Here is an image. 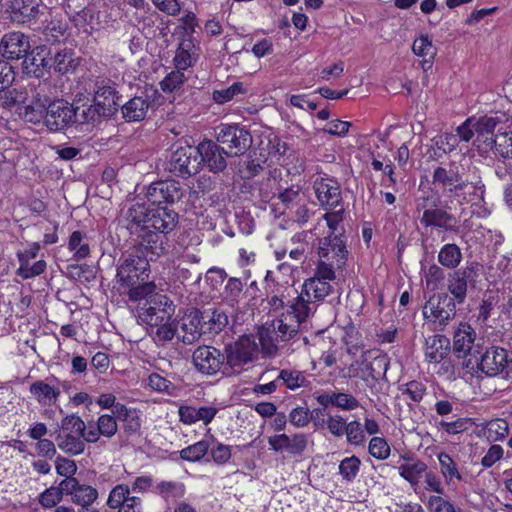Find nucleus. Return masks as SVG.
I'll list each match as a JSON object with an SVG mask.
<instances>
[{
    "mask_svg": "<svg viewBox=\"0 0 512 512\" xmlns=\"http://www.w3.org/2000/svg\"><path fill=\"white\" fill-rule=\"evenodd\" d=\"M35 77L27 79L26 89L29 98L47 106L57 96V87L51 78Z\"/></svg>",
    "mask_w": 512,
    "mask_h": 512,
    "instance_id": "nucleus-22",
    "label": "nucleus"
},
{
    "mask_svg": "<svg viewBox=\"0 0 512 512\" xmlns=\"http://www.w3.org/2000/svg\"><path fill=\"white\" fill-rule=\"evenodd\" d=\"M268 443L276 452L286 451L293 456H302L307 448L308 439L304 433H295L293 435L283 433L270 437Z\"/></svg>",
    "mask_w": 512,
    "mask_h": 512,
    "instance_id": "nucleus-19",
    "label": "nucleus"
},
{
    "mask_svg": "<svg viewBox=\"0 0 512 512\" xmlns=\"http://www.w3.org/2000/svg\"><path fill=\"white\" fill-rule=\"evenodd\" d=\"M244 92L243 84L241 82H236L226 89L215 90L213 92V99L219 104H224L230 101L235 95Z\"/></svg>",
    "mask_w": 512,
    "mask_h": 512,
    "instance_id": "nucleus-62",
    "label": "nucleus"
},
{
    "mask_svg": "<svg viewBox=\"0 0 512 512\" xmlns=\"http://www.w3.org/2000/svg\"><path fill=\"white\" fill-rule=\"evenodd\" d=\"M198 158L213 173L223 172L227 167L225 155L228 152L212 140H204L197 146Z\"/></svg>",
    "mask_w": 512,
    "mask_h": 512,
    "instance_id": "nucleus-16",
    "label": "nucleus"
},
{
    "mask_svg": "<svg viewBox=\"0 0 512 512\" xmlns=\"http://www.w3.org/2000/svg\"><path fill=\"white\" fill-rule=\"evenodd\" d=\"M278 198L286 208H290L303 202L301 188L298 185H292L279 191Z\"/></svg>",
    "mask_w": 512,
    "mask_h": 512,
    "instance_id": "nucleus-55",
    "label": "nucleus"
},
{
    "mask_svg": "<svg viewBox=\"0 0 512 512\" xmlns=\"http://www.w3.org/2000/svg\"><path fill=\"white\" fill-rule=\"evenodd\" d=\"M29 391L38 403L44 406L55 404L61 393L58 387L42 380L33 382L30 385Z\"/></svg>",
    "mask_w": 512,
    "mask_h": 512,
    "instance_id": "nucleus-32",
    "label": "nucleus"
},
{
    "mask_svg": "<svg viewBox=\"0 0 512 512\" xmlns=\"http://www.w3.org/2000/svg\"><path fill=\"white\" fill-rule=\"evenodd\" d=\"M194 48L195 46L191 40H184L179 44L173 59L176 69L183 71L193 65L195 62Z\"/></svg>",
    "mask_w": 512,
    "mask_h": 512,
    "instance_id": "nucleus-44",
    "label": "nucleus"
},
{
    "mask_svg": "<svg viewBox=\"0 0 512 512\" xmlns=\"http://www.w3.org/2000/svg\"><path fill=\"white\" fill-rule=\"evenodd\" d=\"M144 303L138 307V319L147 326L169 321L174 315L175 305L168 296L155 291L143 298Z\"/></svg>",
    "mask_w": 512,
    "mask_h": 512,
    "instance_id": "nucleus-7",
    "label": "nucleus"
},
{
    "mask_svg": "<svg viewBox=\"0 0 512 512\" xmlns=\"http://www.w3.org/2000/svg\"><path fill=\"white\" fill-rule=\"evenodd\" d=\"M484 194L485 185L481 180L469 182L467 179H463V176L460 172L457 176V182H454V185L449 193V195H453L455 197H462V200L465 202H470L473 200L483 201Z\"/></svg>",
    "mask_w": 512,
    "mask_h": 512,
    "instance_id": "nucleus-24",
    "label": "nucleus"
},
{
    "mask_svg": "<svg viewBox=\"0 0 512 512\" xmlns=\"http://www.w3.org/2000/svg\"><path fill=\"white\" fill-rule=\"evenodd\" d=\"M200 165L197 147L180 146L172 152L166 170L176 176L187 177L196 174Z\"/></svg>",
    "mask_w": 512,
    "mask_h": 512,
    "instance_id": "nucleus-12",
    "label": "nucleus"
},
{
    "mask_svg": "<svg viewBox=\"0 0 512 512\" xmlns=\"http://www.w3.org/2000/svg\"><path fill=\"white\" fill-rule=\"evenodd\" d=\"M117 430L118 425L115 416L103 414L98 418L96 426H94L92 423L88 424V430L86 434L87 443L98 442L100 436L111 438L116 434Z\"/></svg>",
    "mask_w": 512,
    "mask_h": 512,
    "instance_id": "nucleus-27",
    "label": "nucleus"
},
{
    "mask_svg": "<svg viewBox=\"0 0 512 512\" xmlns=\"http://www.w3.org/2000/svg\"><path fill=\"white\" fill-rule=\"evenodd\" d=\"M278 380L289 390L306 388L310 384L305 373L299 370L283 369L278 375Z\"/></svg>",
    "mask_w": 512,
    "mask_h": 512,
    "instance_id": "nucleus-40",
    "label": "nucleus"
},
{
    "mask_svg": "<svg viewBox=\"0 0 512 512\" xmlns=\"http://www.w3.org/2000/svg\"><path fill=\"white\" fill-rule=\"evenodd\" d=\"M85 234L81 231H74L69 238L68 248L71 251H75L74 258L76 260L85 259L90 254V248L88 243L83 242Z\"/></svg>",
    "mask_w": 512,
    "mask_h": 512,
    "instance_id": "nucleus-49",
    "label": "nucleus"
},
{
    "mask_svg": "<svg viewBox=\"0 0 512 512\" xmlns=\"http://www.w3.org/2000/svg\"><path fill=\"white\" fill-rule=\"evenodd\" d=\"M149 254L136 244L119 260L116 273L118 291L126 294L130 301H140L156 290L154 282L149 281Z\"/></svg>",
    "mask_w": 512,
    "mask_h": 512,
    "instance_id": "nucleus-1",
    "label": "nucleus"
},
{
    "mask_svg": "<svg viewBox=\"0 0 512 512\" xmlns=\"http://www.w3.org/2000/svg\"><path fill=\"white\" fill-rule=\"evenodd\" d=\"M67 14L74 25L78 28H82L85 32H88V26H90L91 29L93 28L91 26L94 18L92 9L83 8L79 11H75L71 9L70 5H68Z\"/></svg>",
    "mask_w": 512,
    "mask_h": 512,
    "instance_id": "nucleus-50",
    "label": "nucleus"
},
{
    "mask_svg": "<svg viewBox=\"0 0 512 512\" xmlns=\"http://www.w3.org/2000/svg\"><path fill=\"white\" fill-rule=\"evenodd\" d=\"M217 134V141L226 145L229 156L244 154L252 144V136L238 125H221Z\"/></svg>",
    "mask_w": 512,
    "mask_h": 512,
    "instance_id": "nucleus-13",
    "label": "nucleus"
},
{
    "mask_svg": "<svg viewBox=\"0 0 512 512\" xmlns=\"http://www.w3.org/2000/svg\"><path fill=\"white\" fill-rule=\"evenodd\" d=\"M244 293V284L240 278H228L223 291V300L232 307H238L240 299Z\"/></svg>",
    "mask_w": 512,
    "mask_h": 512,
    "instance_id": "nucleus-43",
    "label": "nucleus"
},
{
    "mask_svg": "<svg viewBox=\"0 0 512 512\" xmlns=\"http://www.w3.org/2000/svg\"><path fill=\"white\" fill-rule=\"evenodd\" d=\"M7 11L11 19L17 23H27L35 19L39 14L40 0H11Z\"/></svg>",
    "mask_w": 512,
    "mask_h": 512,
    "instance_id": "nucleus-23",
    "label": "nucleus"
},
{
    "mask_svg": "<svg viewBox=\"0 0 512 512\" xmlns=\"http://www.w3.org/2000/svg\"><path fill=\"white\" fill-rule=\"evenodd\" d=\"M146 197L153 205L173 204L183 197V189L175 180L158 181L150 184Z\"/></svg>",
    "mask_w": 512,
    "mask_h": 512,
    "instance_id": "nucleus-14",
    "label": "nucleus"
},
{
    "mask_svg": "<svg viewBox=\"0 0 512 512\" xmlns=\"http://www.w3.org/2000/svg\"><path fill=\"white\" fill-rule=\"evenodd\" d=\"M29 100L26 85L8 89H0V106L11 108L15 105L26 103Z\"/></svg>",
    "mask_w": 512,
    "mask_h": 512,
    "instance_id": "nucleus-41",
    "label": "nucleus"
},
{
    "mask_svg": "<svg viewBox=\"0 0 512 512\" xmlns=\"http://www.w3.org/2000/svg\"><path fill=\"white\" fill-rule=\"evenodd\" d=\"M300 324L298 320L292 318L291 314L282 313L281 316L272 323L273 332L276 339L288 341L298 334Z\"/></svg>",
    "mask_w": 512,
    "mask_h": 512,
    "instance_id": "nucleus-33",
    "label": "nucleus"
},
{
    "mask_svg": "<svg viewBox=\"0 0 512 512\" xmlns=\"http://www.w3.org/2000/svg\"><path fill=\"white\" fill-rule=\"evenodd\" d=\"M332 286L329 282L319 280V278H309L305 280L302 286V292L312 302H318L325 299L330 294Z\"/></svg>",
    "mask_w": 512,
    "mask_h": 512,
    "instance_id": "nucleus-37",
    "label": "nucleus"
},
{
    "mask_svg": "<svg viewBox=\"0 0 512 512\" xmlns=\"http://www.w3.org/2000/svg\"><path fill=\"white\" fill-rule=\"evenodd\" d=\"M312 303L313 302L301 291L299 295L293 298L288 306L289 309L285 313L291 314L292 318L298 320V323L301 324L313 312L314 308L311 306Z\"/></svg>",
    "mask_w": 512,
    "mask_h": 512,
    "instance_id": "nucleus-38",
    "label": "nucleus"
},
{
    "mask_svg": "<svg viewBox=\"0 0 512 512\" xmlns=\"http://www.w3.org/2000/svg\"><path fill=\"white\" fill-rule=\"evenodd\" d=\"M113 415L123 422V428L127 434H135L140 430L141 423L136 409L127 408L124 404L117 403Z\"/></svg>",
    "mask_w": 512,
    "mask_h": 512,
    "instance_id": "nucleus-34",
    "label": "nucleus"
},
{
    "mask_svg": "<svg viewBox=\"0 0 512 512\" xmlns=\"http://www.w3.org/2000/svg\"><path fill=\"white\" fill-rule=\"evenodd\" d=\"M463 254L461 248L455 243L444 244L437 255L438 263L447 269H458L462 262Z\"/></svg>",
    "mask_w": 512,
    "mask_h": 512,
    "instance_id": "nucleus-35",
    "label": "nucleus"
},
{
    "mask_svg": "<svg viewBox=\"0 0 512 512\" xmlns=\"http://www.w3.org/2000/svg\"><path fill=\"white\" fill-rule=\"evenodd\" d=\"M494 147L501 157L512 159V133H501Z\"/></svg>",
    "mask_w": 512,
    "mask_h": 512,
    "instance_id": "nucleus-64",
    "label": "nucleus"
},
{
    "mask_svg": "<svg viewBox=\"0 0 512 512\" xmlns=\"http://www.w3.org/2000/svg\"><path fill=\"white\" fill-rule=\"evenodd\" d=\"M47 264L45 260H38L31 264L30 262H24L19 265L16 274L23 279H29L41 275L46 270Z\"/></svg>",
    "mask_w": 512,
    "mask_h": 512,
    "instance_id": "nucleus-57",
    "label": "nucleus"
},
{
    "mask_svg": "<svg viewBox=\"0 0 512 512\" xmlns=\"http://www.w3.org/2000/svg\"><path fill=\"white\" fill-rule=\"evenodd\" d=\"M202 313V324L205 332L209 334H218L228 325V315L219 308H209Z\"/></svg>",
    "mask_w": 512,
    "mask_h": 512,
    "instance_id": "nucleus-31",
    "label": "nucleus"
},
{
    "mask_svg": "<svg viewBox=\"0 0 512 512\" xmlns=\"http://www.w3.org/2000/svg\"><path fill=\"white\" fill-rule=\"evenodd\" d=\"M30 50V42L28 36L19 31L5 34L0 42V51L2 56L18 60L27 55Z\"/></svg>",
    "mask_w": 512,
    "mask_h": 512,
    "instance_id": "nucleus-20",
    "label": "nucleus"
},
{
    "mask_svg": "<svg viewBox=\"0 0 512 512\" xmlns=\"http://www.w3.org/2000/svg\"><path fill=\"white\" fill-rule=\"evenodd\" d=\"M368 450L378 460L387 459L391 452L389 444L382 437H373L369 442Z\"/></svg>",
    "mask_w": 512,
    "mask_h": 512,
    "instance_id": "nucleus-59",
    "label": "nucleus"
},
{
    "mask_svg": "<svg viewBox=\"0 0 512 512\" xmlns=\"http://www.w3.org/2000/svg\"><path fill=\"white\" fill-rule=\"evenodd\" d=\"M61 429L64 433L82 436V438L87 441L86 434L88 426H86L85 422L78 415L71 414L65 416L61 420Z\"/></svg>",
    "mask_w": 512,
    "mask_h": 512,
    "instance_id": "nucleus-47",
    "label": "nucleus"
},
{
    "mask_svg": "<svg viewBox=\"0 0 512 512\" xmlns=\"http://www.w3.org/2000/svg\"><path fill=\"white\" fill-rule=\"evenodd\" d=\"M98 497V492L95 488L89 485L80 484L77 488V492L72 497L75 504L82 507H88L94 503Z\"/></svg>",
    "mask_w": 512,
    "mask_h": 512,
    "instance_id": "nucleus-53",
    "label": "nucleus"
},
{
    "mask_svg": "<svg viewBox=\"0 0 512 512\" xmlns=\"http://www.w3.org/2000/svg\"><path fill=\"white\" fill-rule=\"evenodd\" d=\"M314 417L312 413L307 407L299 406L294 409L289 414V421L295 427H304L306 426L311 419Z\"/></svg>",
    "mask_w": 512,
    "mask_h": 512,
    "instance_id": "nucleus-63",
    "label": "nucleus"
},
{
    "mask_svg": "<svg viewBox=\"0 0 512 512\" xmlns=\"http://www.w3.org/2000/svg\"><path fill=\"white\" fill-rule=\"evenodd\" d=\"M78 120V108L63 100L54 99L46 106L45 126L50 131L63 130Z\"/></svg>",
    "mask_w": 512,
    "mask_h": 512,
    "instance_id": "nucleus-11",
    "label": "nucleus"
},
{
    "mask_svg": "<svg viewBox=\"0 0 512 512\" xmlns=\"http://www.w3.org/2000/svg\"><path fill=\"white\" fill-rule=\"evenodd\" d=\"M456 304L445 293L434 295L426 302L423 315L434 330L443 331L456 316Z\"/></svg>",
    "mask_w": 512,
    "mask_h": 512,
    "instance_id": "nucleus-9",
    "label": "nucleus"
},
{
    "mask_svg": "<svg viewBox=\"0 0 512 512\" xmlns=\"http://www.w3.org/2000/svg\"><path fill=\"white\" fill-rule=\"evenodd\" d=\"M56 441L59 449L70 456L80 455L85 451L86 440L79 435L71 433H59L56 436Z\"/></svg>",
    "mask_w": 512,
    "mask_h": 512,
    "instance_id": "nucleus-36",
    "label": "nucleus"
},
{
    "mask_svg": "<svg viewBox=\"0 0 512 512\" xmlns=\"http://www.w3.org/2000/svg\"><path fill=\"white\" fill-rule=\"evenodd\" d=\"M146 220V231L149 233H159L164 235L173 231L178 223V214L167 207H157L150 210Z\"/></svg>",
    "mask_w": 512,
    "mask_h": 512,
    "instance_id": "nucleus-17",
    "label": "nucleus"
},
{
    "mask_svg": "<svg viewBox=\"0 0 512 512\" xmlns=\"http://www.w3.org/2000/svg\"><path fill=\"white\" fill-rule=\"evenodd\" d=\"M506 361L507 350L491 347L481 356L478 367L487 376H496L500 373L503 374Z\"/></svg>",
    "mask_w": 512,
    "mask_h": 512,
    "instance_id": "nucleus-25",
    "label": "nucleus"
},
{
    "mask_svg": "<svg viewBox=\"0 0 512 512\" xmlns=\"http://www.w3.org/2000/svg\"><path fill=\"white\" fill-rule=\"evenodd\" d=\"M499 124L501 119L498 116L469 117L457 127L456 132L460 140L465 142L475 137L473 144L479 150L487 151L498 141L500 134H495V130Z\"/></svg>",
    "mask_w": 512,
    "mask_h": 512,
    "instance_id": "nucleus-3",
    "label": "nucleus"
},
{
    "mask_svg": "<svg viewBox=\"0 0 512 512\" xmlns=\"http://www.w3.org/2000/svg\"><path fill=\"white\" fill-rule=\"evenodd\" d=\"M150 214L143 204H133L126 213L128 228L132 234L136 235V244L143 247L147 253H151L150 260L153 256H160L165 251V237L159 233H149L146 231V220Z\"/></svg>",
    "mask_w": 512,
    "mask_h": 512,
    "instance_id": "nucleus-2",
    "label": "nucleus"
},
{
    "mask_svg": "<svg viewBox=\"0 0 512 512\" xmlns=\"http://www.w3.org/2000/svg\"><path fill=\"white\" fill-rule=\"evenodd\" d=\"M66 25L59 20H51L43 30L47 42L55 43L65 35Z\"/></svg>",
    "mask_w": 512,
    "mask_h": 512,
    "instance_id": "nucleus-60",
    "label": "nucleus"
},
{
    "mask_svg": "<svg viewBox=\"0 0 512 512\" xmlns=\"http://www.w3.org/2000/svg\"><path fill=\"white\" fill-rule=\"evenodd\" d=\"M450 351V340L444 335H432L426 339L425 358L429 363L441 362Z\"/></svg>",
    "mask_w": 512,
    "mask_h": 512,
    "instance_id": "nucleus-28",
    "label": "nucleus"
},
{
    "mask_svg": "<svg viewBox=\"0 0 512 512\" xmlns=\"http://www.w3.org/2000/svg\"><path fill=\"white\" fill-rule=\"evenodd\" d=\"M258 352V343L254 335H243L235 342L226 344L224 355L228 370L240 371L244 365L257 358Z\"/></svg>",
    "mask_w": 512,
    "mask_h": 512,
    "instance_id": "nucleus-8",
    "label": "nucleus"
},
{
    "mask_svg": "<svg viewBox=\"0 0 512 512\" xmlns=\"http://www.w3.org/2000/svg\"><path fill=\"white\" fill-rule=\"evenodd\" d=\"M209 445L206 441H199L180 451L183 460L198 461L207 453Z\"/></svg>",
    "mask_w": 512,
    "mask_h": 512,
    "instance_id": "nucleus-58",
    "label": "nucleus"
},
{
    "mask_svg": "<svg viewBox=\"0 0 512 512\" xmlns=\"http://www.w3.org/2000/svg\"><path fill=\"white\" fill-rule=\"evenodd\" d=\"M317 200L326 210L343 206L340 184L331 178H317L313 183Z\"/></svg>",
    "mask_w": 512,
    "mask_h": 512,
    "instance_id": "nucleus-15",
    "label": "nucleus"
},
{
    "mask_svg": "<svg viewBox=\"0 0 512 512\" xmlns=\"http://www.w3.org/2000/svg\"><path fill=\"white\" fill-rule=\"evenodd\" d=\"M347 253L345 241L341 235H328L319 239L318 255L321 259H326L341 267L345 264Z\"/></svg>",
    "mask_w": 512,
    "mask_h": 512,
    "instance_id": "nucleus-18",
    "label": "nucleus"
},
{
    "mask_svg": "<svg viewBox=\"0 0 512 512\" xmlns=\"http://www.w3.org/2000/svg\"><path fill=\"white\" fill-rule=\"evenodd\" d=\"M151 101L148 96H135L121 107L123 118L127 122L141 121L146 117Z\"/></svg>",
    "mask_w": 512,
    "mask_h": 512,
    "instance_id": "nucleus-30",
    "label": "nucleus"
},
{
    "mask_svg": "<svg viewBox=\"0 0 512 512\" xmlns=\"http://www.w3.org/2000/svg\"><path fill=\"white\" fill-rule=\"evenodd\" d=\"M360 465L361 461L357 456L347 457L339 464V474L344 480L352 482L360 470Z\"/></svg>",
    "mask_w": 512,
    "mask_h": 512,
    "instance_id": "nucleus-51",
    "label": "nucleus"
},
{
    "mask_svg": "<svg viewBox=\"0 0 512 512\" xmlns=\"http://www.w3.org/2000/svg\"><path fill=\"white\" fill-rule=\"evenodd\" d=\"M201 317V311L196 308L188 309L182 317L180 326L182 335L180 337L184 344H192L206 334Z\"/></svg>",
    "mask_w": 512,
    "mask_h": 512,
    "instance_id": "nucleus-21",
    "label": "nucleus"
},
{
    "mask_svg": "<svg viewBox=\"0 0 512 512\" xmlns=\"http://www.w3.org/2000/svg\"><path fill=\"white\" fill-rule=\"evenodd\" d=\"M438 460L440 464L441 474L444 476L447 483H449L453 478L458 480L462 479L461 474L459 473L455 462L451 458V456L447 453H440L438 455Z\"/></svg>",
    "mask_w": 512,
    "mask_h": 512,
    "instance_id": "nucleus-52",
    "label": "nucleus"
},
{
    "mask_svg": "<svg viewBox=\"0 0 512 512\" xmlns=\"http://www.w3.org/2000/svg\"><path fill=\"white\" fill-rule=\"evenodd\" d=\"M485 434L489 441L496 442L503 440L509 434V426L504 419H493L487 422Z\"/></svg>",
    "mask_w": 512,
    "mask_h": 512,
    "instance_id": "nucleus-48",
    "label": "nucleus"
},
{
    "mask_svg": "<svg viewBox=\"0 0 512 512\" xmlns=\"http://www.w3.org/2000/svg\"><path fill=\"white\" fill-rule=\"evenodd\" d=\"M45 111L46 106L34 100L30 104L26 105L22 116L25 121L37 124L42 120L45 122Z\"/></svg>",
    "mask_w": 512,
    "mask_h": 512,
    "instance_id": "nucleus-54",
    "label": "nucleus"
},
{
    "mask_svg": "<svg viewBox=\"0 0 512 512\" xmlns=\"http://www.w3.org/2000/svg\"><path fill=\"white\" fill-rule=\"evenodd\" d=\"M186 78L182 70L176 69L170 72L161 82L160 86L164 92H173L185 82Z\"/></svg>",
    "mask_w": 512,
    "mask_h": 512,
    "instance_id": "nucleus-61",
    "label": "nucleus"
},
{
    "mask_svg": "<svg viewBox=\"0 0 512 512\" xmlns=\"http://www.w3.org/2000/svg\"><path fill=\"white\" fill-rule=\"evenodd\" d=\"M46 54V47L38 46L23 57V69L28 76V79L44 76L46 68L50 67Z\"/></svg>",
    "mask_w": 512,
    "mask_h": 512,
    "instance_id": "nucleus-26",
    "label": "nucleus"
},
{
    "mask_svg": "<svg viewBox=\"0 0 512 512\" xmlns=\"http://www.w3.org/2000/svg\"><path fill=\"white\" fill-rule=\"evenodd\" d=\"M93 102L103 118H112L117 114L121 104L118 84L110 78L98 76L93 80L91 88Z\"/></svg>",
    "mask_w": 512,
    "mask_h": 512,
    "instance_id": "nucleus-6",
    "label": "nucleus"
},
{
    "mask_svg": "<svg viewBox=\"0 0 512 512\" xmlns=\"http://www.w3.org/2000/svg\"><path fill=\"white\" fill-rule=\"evenodd\" d=\"M399 475L406 480L412 487L418 485L422 473L426 472L427 465L422 460L412 463H402L397 466Z\"/></svg>",
    "mask_w": 512,
    "mask_h": 512,
    "instance_id": "nucleus-39",
    "label": "nucleus"
},
{
    "mask_svg": "<svg viewBox=\"0 0 512 512\" xmlns=\"http://www.w3.org/2000/svg\"><path fill=\"white\" fill-rule=\"evenodd\" d=\"M185 485L177 481H161L155 487V492L165 501L181 498L185 494Z\"/></svg>",
    "mask_w": 512,
    "mask_h": 512,
    "instance_id": "nucleus-46",
    "label": "nucleus"
},
{
    "mask_svg": "<svg viewBox=\"0 0 512 512\" xmlns=\"http://www.w3.org/2000/svg\"><path fill=\"white\" fill-rule=\"evenodd\" d=\"M482 266L479 262L467 261L466 265L454 269L447 277V291L452 295L450 299L458 304L466 300L468 289H475L481 275Z\"/></svg>",
    "mask_w": 512,
    "mask_h": 512,
    "instance_id": "nucleus-5",
    "label": "nucleus"
},
{
    "mask_svg": "<svg viewBox=\"0 0 512 512\" xmlns=\"http://www.w3.org/2000/svg\"><path fill=\"white\" fill-rule=\"evenodd\" d=\"M440 199L437 196L426 195L416 199V211L422 213L420 223L424 227H435L446 232L458 233L459 220L448 211L439 208Z\"/></svg>",
    "mask_w": 512,
    "mask_h": 512,
    "instance_id": "nucleus-4",
    "label": "nucleus"
},
{
    "mask_svg": "<svg viewBox=\"0 0 512 512\" xmlns=\"http://www.w3.org/2000/svg\"><path fill=\"white\" fill-rule=\"evenodd\" d=\"M459 170L457 168H450L449 170L444 167H437L432 176L434 185L439 186L444 193L449 194L454 182H457Z\"/></svg>",
    "mask_w": 512,
    "mask_h": 512,
    "instance_id": "nucleus-42",
    "label": "nucleus"
},
{
    "mask_svg": "<svg viewBox=\"0 0 512 512\" xmlns=\"http://www.w3.org/2000/svg\"><path fill=\"white\" fill-rule=\"evenodd\" d=\"M475 340V331L467 323H460L453 336V351L458 357L471 353Z\"/></svg>",
    "mask_w": 512,
    "mask_h": 512,
    "instance_id": "nucleus-29",
    "label": "nucleus"
},
{
    "mask_svg": "<svg viewBox=\"0 0 512 512\" xmlns=\"http://www.w3.org/2000/svg\"><path fill=\"white\" fill-rule=\"evenodd\" d=\"M148 331L159 342L171 341L177 333V324L171 317L169 321L159 322L148 326Z\"/></svg>",
    "mask_w": 512,
    "mask_h": 512,
    "instance_id": "nucleus-45",
    "label": "nucleus"
},
{
    "mask_svg": "<svg viewBox=\"0 0 512 512\" xmlns=\"http://www.w3.org/2000/svg\"><path fill=\"white\" fill-rule=\"evenodd\" d=\"M192 363L199 373L207 376L229 371L224 351L211 345L198 346L192 353Z\"/></svg>",
    "mask_w": 512,
    "mask_h": 512,
    "instance_id": "nucleus-10",
    "label": "nucleus"
},
{
    "mask_svg": "<svg viewBox=\"0 0 512 512\" xmlns=\"http://www.w3.org/2000/svg\"><path fill=\"white\" fill-rule=\"evenodd\" d=\"M130 493L131 490L128 485H116L109 494L107 505L112 509L119 508L120 505H123L131 497Z\"/></svg>",
    "mask_w": 512,
    "mask_h": 512,
    "instance_id": "nucleus-56",
    "label": "nucleus"
}]
</instances>
